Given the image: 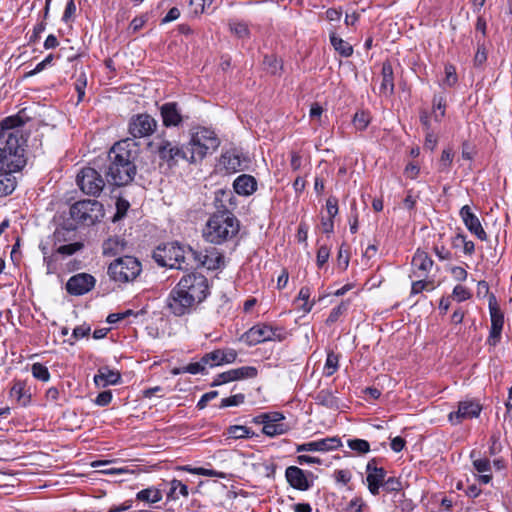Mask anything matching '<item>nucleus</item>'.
<instances>
[{
	"instance_id": "obj_1",
	"label": "nucleus",
	"mask_w": 512,
	"mask_h": 512,
	"mask_svg": "<svg viewBox=\"0 0 512 512\" xmlns=\"http://www.w3.org/2000/svg\"><path fill=\"white\" fill-rule=\"evenodd\" d=\"M136 154V144L130 139L121 140L111 147L108 153L109 164L106 170L108 183L123 186L134 179L136 175Z\"/></svg>"
},
{
	"instance_id": "obj_2",
	"label": "nucleus",
	"mask_w": 512,
	"mask_h": 512,
	"mask_svg": "<svg viewBox=\"0 0 512 512\" xmlns=\"http://www.w3.org/2000/svg\"><path fill=\"white\" fill-rule=\"evenodd\" d=\"M16 119L9 127H2L0 140V171L18 172L26 165L24 140L19 131H14Z\"/></svg>"
},
{
	"instance_id": "obj_3",
	"label": "nucleus",
	"mask_w": 512,
	"mask_h": 512,
	"mask_svg": "<svg viewBox=\"0 0 512 512\" xmlns=\"http://www.w3.org/2000/svg\"><path fill=\"white\" fill-rule=\"evenodd\" d=\"M239 231L237 218L229 211L214 213L206 223L203 235L207 241L220 244L232 237Z\"/></svg>"
},
{
	"instance_id": "obj_4",
	"label": "nucleus",
	"mask_w": 512,
	"mask_h": 512,
	"mask_svg": "<svg viewBox=\"0 0 512 512\" xmlns=\"http://www.w3.org/2000/svg\"><path fill=\"white\" fill-rule=\"evenodd\" d=\"M220 145V140L214 131L198 127L191 132L190 141L185 146L187 161L189 163H198L202 161L209 153H213Z\"/></svg>"
},
{
	"instance_id": "obj_5",
	"label": "nucleus",
	"mask_w": 512,
	"mask_h": 512,
	"mask_svg": "<svg viewBox=\"0 0 512 512\" xmlns=\"http://www.w3.org/2000/svg\"><path fill=\"white\" fill-rule=\"evenodd\" d=\"M153 258L160 266L175 269H188L192 264L188 248L177 243H167L157 247L153 252Z\"/></svg>"
},
{
	"instance_id": "obj_6",
	"label": "nucleus",
	"mask_w": 512,
	"mask_h": 512,
	"mask_svg": "<svg viewBox=\"0 0 512 512\" xmlns=\"http://www.w3.org/2000/svg\"><path fill=\"white\" fill-rule=\"evenodd\" d=\"M141 263L132 256L115 259L108 267V275L119 283H128L135 280L141 272Z\"/></svg>"
},
{
	"instance_id": "obj_7",
	"label": "nucleus",
	"mask_w": 512,
	"mask_h": 512,
	"mask_svg": "<svg viewBox=\"0 0 512 512\" xmlns=\"http://www.w3.org/2000/svg\"><path fill=\"white\" fill-rule=\"evenodd\" d=\"M70 215L84 225H93L103 218V205L97 200L78 201L71 206Z\"/></svg>"
},
{
	"instance_id": "obj_8",
	"label": "nucleus",
	"mask_w": 512,
	"mask_h": 512,
	"mask_svg": "<svg viewBox=\"0 0 512 512\" xmlns=\"http://www.w3.org/2000/svg\"><path fill=\"white\" fill-rule=\"evenodd\" d=\"M197 305L208 295V281L199 273H190L183 276L176 285Z\"/></svg>"
},
{
	"instance_id": "obj_9",
	"label": "nucleus",
	"mask_w": 512,
	"mask_h": 512,
	"mask_svg": "<svg viewBox=\"0 0 512 512\" xmlns=\"http://www.w3.org/2000/svg\"><path fill=\"white\" fill-rule=\"evenodd\" d=\"M150 147L158 154L161 160L169 165H175L180 159L187 161L188 152L185 146L180 148L167 139L156 138L150 143Z\"/></svg>"
},
{
	"instance_id": "obj_10",
	"label": "nucleus",
	"mask_w": 512,
	"mask_h": 512,
	"mask_svg": "<svg viewBox=\"0 0 512 512\" xmlns=\"http://www.w3.org/2000/svg\"><path fill=\"white\" fill-rule=\"evenodd\" d=\"M76 182L83 193L91 196H98L105 186L101 174L92 167L82 168L77 174Z\"/></svg>"
},
{
	"instance_id": "obj_11",
	"label": "nucleus",
	"mask_w": 512,
	"mask_h": 512,
	"mask_svg": "<svg viewBox=\"0 0 512 512\" xmlns=\"http://www.w3.org/2000/svg\"><path fill=\"white\" fill-rule=\"evenodd\" d=\"M198 305L175 286L166 298V308L174 316L181 317L191 313Z\"/></svg>"
},
{
	"instance_id": "obj_12",
	"label": "nucleus",
	"mask_w": 512,
	"mask_h": 512,
	"mask_svg": "<svg viewBox=\"0 0 512 512\" xmlns=\"http://www.w3.org/2000/svg\"><path fill=\"white\" fill-rule=\"evenodd\" d=\"M284 331L269 325H255L245 333V340L249 345H257L266 341L283 340Z\"/></svg>"
},
{
	"instance_id": "obj_13",
	"label": "nucleus",
	"mask_w": 512,
	"mask_h": 512,
	"mask_svg": "<svg viewBox=\"0 0 512 512\" xmlns=\"http://www.w3.org/2000/svg\"><path fill=\"white\" fill-rule=\"evenodd\" d=\"M188 253L190 254L192 263L189 265L190 268L201 266L209 270H215L218 269L223 262L222 256L215 248L205 250L203 253L188 247Z\"/></svg>"
},
{
	"instance_id": "obj_14",
	"label": "nucleus",
	"mask_w": 512,
	"mask_h": 512,
	"mask_svg": "<svg viewBox=\"0 0 512 512\" xmlns=\"http://www.w3.org/2000/svg\"><path fill=\"white\" fill-rule=\"evenodd\" d=\"M482 406L478 401L466 399L458 403V409L448 415V420L452 425H458L464 420L478 417Z\"/></svg>"
},
{
	"instance_id": "obj_15",
	"label": "nucleus",
	"mask_w": 512,
	"mask_h": 512,
	"mask_svg": "<svg viewBox=\"0 0 512 512\" xmlns=\"http://www.w3.org/2000/svg\"><path fill=\"white\" fill-rule=\"evenodd\" d=\"M157 128V121L148 114H138L129 122V133L134 138L151 135Z\"/></svg>"
},
{
	"instance_id": "obj_16",
	"label": "nucleus",
	"mask_w": 512,
	"mask_h": 512,
	"mask_svg": "<svg viewBox=\"0 0 512 512\" xmlns=\"http://www.w3.org/2000/svg\"><path fill=\"white\" fill-rule=\"evenodd\" d=\"M489 310L491 317V329L487 342L490 346H496L501 339V333L504 325V317L496 304L494 296H491L489 298Z\"/></svg>"
},
{
	"instance_id": "obj_17",
	"label": "nucleus",
	"mask_w": 512,
	"mask_h": 512,
	"mask_svg": "<svg viewBox=\"0 0 512 512\" xmlns=\"http://www.w3.org/2000/svg\"><path fill=\"white\" fill-rule=\"evenodd\" d=\"M95 282L96 280L91 274L79 273L69 278L66 290L71 295H83L93 289Z\"/></svg>"
},
{
	"instance_id": "obj_18",
	"label": "nucleus",
	"mask_w": 512,
	"mask_h": 512,
	"mask_svg": "<svg viewBox=\"0 0 512 512\" xmlns=\"http://www.w3.org/2000/svg\"><path fill=\"white\" fill-rule=\"evenodd\" d=\"M367 486L372 495H378L380 487H383L386 477V471L376 466V460L372 459L367 463Z\"/></svg>"
},
{
	"instance_id": "obj_19",
	"label": "nucleus",
	"mask_w": 512,
	"mask_h": 512,
	"mask_svg": "<svg viewBox=\"0 0 512 512\" xmlns=\"http://www.w3.org/2000/svg\"><path fill=\"white\" fill-rule=\"evenodd\" d=\"M257 375V369L252 366H244L236 369H231L229 371L218 374L212 385L219 386L231 381L246 379V378H254Z\"/></svg>"
},
{
	"instance_id": "obj_20",
	"label": "nucleus",
	"mask_w": 512,
	"mask_h": 512,
	"mask_svg": "<svg viewBox=\"0 0 512 512\" xmlns=\"http://www.w3.org/2000/svg\"><path fill=\"white\" fill-rule=\"evenodd\" d=\"M342 446L341 439L338 437H327L303 444H299L296 446L297 452H305V451H319V452H329L338 449Z\"/></svg>"
},
{
	"instance_id": "obj_21",
	"label": "nucleus",
	"mask_w": 512,
	"mask_h": 512,
	"mask_svg": "<svg viewBox=\"0 0 512 512\" xmlns=\"http://www.w3.org/2000/svg\"><path fill=\"white\" fill-rule=\"evenodd\" d=\"M460 216L466 228L472 234L482 241L487 239V234L484 231L479 218L471 211V208L468 205H465L460 209Z\"/></svg>"
},
{
	"instance_id": "obj_22",
	"label": "nucleus",
	"mask_w": 512,
	"mask_h": 512,
	"mask_svg": "<svg viewBox=\"0 0 512 512\" xmlns=\"http://www.w3.org/2000/svg\"><path fill=\"white\" fill-rule=\"evenodd\" d=\"M285 478L291 487L300 491H307L312 486V482L308 480L305 471L297 466L287 467Z\"/></svg>"
},
{
	"instance_id": "obj_23",
	"label": "nucleus",
	"mask_w": 512,
	"mask_h": 512,
	"mask_svg": "<svg viewBox=\"0 0 512 512\" xmlns=\"http://www.w3.org/2000/svg\"><path fill=\"white\" fill-rule=\"evenodd\" d=\"M237 358V352L232 348L216 349L204 355V362L214 367L222 364L233 363Z\"/></svg>"
},
{
	"instance_id": "obj_24",
	"label": "nucleus",
	"mask_w": 512,
	"mask_h": 512,
	"mask_svg": "<svg viewBox=\"0 0 512 512\" xmlns=\"http://www.w3.org/2000/svg\"><path fill=\"white\" fill-rule=\"evenodd\" d=\"M160 114L162 117L163 125L166 127H177L182 121L183 117L177 104L174 102L165 103L160 107Z\"/></svg>"
},
{
	"instance_id": "obj_25",
	"label": "nucleus",
	"mask_w": 512,
	"mask_h": 512,
	"mask_svg": "<svg viewBox=\"0 0 512 512\" xmlns=\"http://www.w3.org/2000/svg\"><path fill=\"white\" fill-rule=\"evenodd\" d=\"M433 265L432 259L424 251L417 250L412 258L413 276L416 278H424L431 270Z\"/></svg>"
},
{
	"instance_id": "obj_26",
	"label": "nucleus",
	"mask_w": 512,
	"mask_h": 512,
	"mask_svg": "<svg viewBox=\"0 0 512 512\" xmlns=\"http://www.w3.org/2000/svg\"><path fill=\"white\" fill-rule=\"evenodd\" d=\"M121 381V374L118 370L110 369L108 366L100 367L94 376V383L99 388L109 385H116Z\"/></svg>"
},
{
	"instance_id": "obj_27",
	"label": "nucleus",
	"mask_w": 512,
	"mask_h": 512,
	"mask_svg": "<svg viewBox=\"0 0 512 512\" xmlns=\"http://www.w3.org/2000/svg\"><path fill=\"white\" fill-rule=\"evenodd\" d=\"M256 187L255 178L247 174L238 176L233 183L235 192L243 196L251 195L256 190Z\"/></svg>"
},
{
	"instance_id": "obj_28",
	"label": "nucleus",
	"mask_w": 512,
	"mask_h": 512,
	"mask_svg": "<svg viewBox=\"0 0 512 512\" xmlns=\"http://www.w3.org/2000/svg\"><path fill=\"white\" fill-rule=\"evenodd\" d=\"M382 81L380 85V93L384 96H390L394 92L393 69L389 62H384L381 71Z\"/></svg>"
},
{
	"instance_id": "obj_29",
	"label": "nucleus",
	"mask_w": 512,
	"mask_h": 512,
	"mask_svg": "<svg viewBox=\"0 0 512 512\" xmlns=\"http://www.w3.org/2000/svg\"><path fill=\"white\" fill-rule=\"evenodd\" d=\"M14 172L0 171V197L11 194L16 188Z\"/></svg>"
},
{
	"instance_id": "obj_30",
	"label": "nucleus",
	"mask_w": 512,
	"mask_h": 512,
	"mask_svg": "<svg viewBox=\"0 0 512 512\" xmlns=\"http://www.w3.org/2000/svg\"><path fill=\"white\" fill-rule=\"evenodd\" d=\"M256 423L263 424V433L269 437L282 435L289 430V426L285 423H272L267 420H258Z\"/></svg>"
},
{
	"instance_id": "obj_31",
	"label": "nucleus",
	"mask_w": 512,
	"mask_h": 512,
	"mask_svg": "<svg viewBox=\"0 0 512 512\" xmlns=\"http://www.w3.org/2000/svg\"><path fill=\"white\" fill-rule=\"evenodd\" d=\"M221 164L227 172L235 173L242 168V161L240 157L234 153L227 152L221 157Z\"/></svg>"
},
{
	"instance_id": "obj_32",
	"label": "nucleus",
	"mask_w": 512,
	"mask_h": 512,
	"mask_svg": "<svg viewBox=\"0 0 512 512\" xmlns=\"http://www.w3.org/2000/svg\"><path fill=\"white\" fill-rule=\"evenodd\" d=\"M330 42L333 48L342 56L349 57L353 53V47L342 38L338 37L335 33H331Z\"/></svg>"
},
{
	"instance_id": "obj_33",
	"label": "nucleus",
	"mask_w": 512,
	"mask_h": 512,
	"mask_svg": "<svg viewBox=\"0 0 512 512\" xmlns=\"http://www.w3.org/2000/svg\"><path fill=\"white\" fill-rule=\"evenodd\" d=\"M136 499L153 504L162 500V493L156 488H147L139 491L136 494Z\"/></svg>"
},
{
	"instance_id": "obj_34",
	"label": "nucleus",
	"mask_w": 512,
	"mask_h": 512,
	"mask_svg": "<svg viewBox=\"0 0 512 512\" xmlns=\"http://www.w3.org/2000/svg\"><path fill=\"white\" fill-rule=\"evenodd\" d=\"M474 468L479 472L482 473L480 475L479 480L483 484H488L490 480L492 479V476L490 474H485L490 470V462L488 459H474L473 460Z\"/></svg>"
},
{
	"instance_id": "obj_35",
	"label": "nucleus",
	"mask_w": 512,
	"mask_h": 512,
	"mask_svg": "<svg viewBox=\"0 0 512 512\" xmlns=\"http://www.w3.org/2000/svg\"><path fill=\"white\" fill-rule=\"evenodd\" d=\"M226 434L228 435L229 438L232 439H245L250 438L254 435V433L251 432V430L248 427L242 425L230 426L227 429Z\"/></svg>"
},
{
	"instance_id": "obj_36",
	"label": "nucleus",
	"mask_w": 512,
	"mask_h": 512,
	"mask_svg": "<svg viewBox=\"0 0 512 512\" xmlns=\"http://www.w3.org/2000/svg\"><path fill=\"white\" fill-rule=\"evenodd\" d=\"M124 248V244L119 238H109L103 243V254L104 255H115L121 252Z\"/></svg>"
},
{
	"instance_id": "obj_37",
	"label": "nucleus",
	"mask_w": 512,
	"mask_h": 512,
	"mask_svg": "<svg viewBox=\"0 0 512 512\" xmlns=\"http://www.w3.org/2000/svg\"><path fill=\"white\" fill-rule=\"evenodd\" d=\"M178 494L182 495L183 497H188V487L183 484L180 480L173 479L170 482V492L168 494L169 498L177 499Z\"/></svg>"
},
{
	"instance_id": "obj_38",
	"label": "nucleus",
	"mask_w": 512,
	"mask_h": 512,
	"mask_svg": "<svg viewBox=\"0 0 512 512\" xmlns=\"http://www.w3.org/2000/svg\"><path fill=\"white\" fill-rule=\"evenodd\" d=\"M264 68L272 75H276L282 69V62L274 55H266L263 60Z\"/></svg>"
},
{
	"instance_id": "obj_39",
	"label": "nucleus",
	"mask_w": 512,
	"mask_h": 512,
	"mask_svg": "<svg viewBox=\"0 0 512 512\" xmlns=\"http://www.w3.org/2000/svg\"><path fill=\"white\" fill-rule=\"evenodd\" d=\"M347 445L351 450L359 454H366L370 451V444L364 439H349Z\"/></svg>"
},
{
	"instance_id": "obj_40",
	"label": "nucleus",
	"mask_w": 512,
	"mask_h": 512,
	"mask_svg": "<svg viewBox=\"0 0 512 512\" xmlns=\"http://www.w3.org/2000/svg\"><path fill=\"white\" fill-rule=\"evenodd\" d=\"M338 361V356L334 352H328L324 365V374L326 376H331L336 372L338 369Z\"/></svg>"
},
{
	"instance_id": "obj_41",
	"label": "nucleus",
	"mask_w": 512,
	"mask_h": 512,
	"mask_svg": "<svg viewBox=\"0 0 512 512\" xmlns=\"http://www.w3.org/2000/svg\"><path fill=\"white\" fill-rule=\"evenodd\" d=\"M434 117L440 120L445 115L446 99L443 95H435L433 99Z\"/></svg>"
},
{
	"instance_id": "obj_42",
	"label": "nucleus",
	"mask_w": 512,
	"mask_h": 512,
	"mask_svg": "<svg viewBox=\"0 0 512 512\" xmlns=\"http://www.w3.org/2000/svg\"><path fill=\"white\" fill-rule=\"evenodd\" d=\"M311 296V290L308 287H302L299 291L297 300H301L304 303L301 305V310L304 313H309L314 305V302H309Z\"/></svg>"
},
{
	"instance_id": "obj_43",
	"label": "nucleus",
	"mask_w": 512,
	"mask_h": 512,
	"mask_svg": "<svg viewBox=\"0 0 512 512\" xmlns=\"http://www.w3.org/2000/svg\"><path fill=\"white\" fill-rule=\"evenodd\" d=\"M32 375L43 382H47L50 379V373L46 366L41 363H34L31 368Z\"/></svg>"
},
{
	"instance_id": "obj_44",
	"label": "nucleus",
	"mask_w": 512,
	"mask_h": 512,
	"mask_svg": "<svg viewBox=\"0 0 512 512\" xmlns=\"http://www.w3.org/2000/svg\"><path fill=\"white\" fill-rule=\"evenodd\" d=\"M454 154L451 149H444L439 161V169L442 172H447L452 164Z\"/></svg>"
},
{
	"instance_id": "obj_45",
	"label": "nucleus",
	"mask_w": 512,
	"mask_h": 512,
	"mask_svg": "<svg viewBox=\"0 0 512 512\" xmlns=\"http://www.w3.org/2000/svg\"><path fill=\"white\" fill-rule=\"evenodd\" d=\"M348 305L349 303L346 301L333 308L327 318V323L332 324L336 322L347 311Z\"/></svg>"
},
{
	"instance_id": "obj_46",
	"label": "nucleus",
	"mask_w": 512,
	"mask_h": 512,
	"mask_svg": "<svg viewBox=\"0 0 512 512\" xmlns=\"http://www.w3.org/2000/svg\"><path fill=\"white\" fill-rule=\"evenodd\" d=\"M369 123H370V117H369L368 113H366L364 111H360L354 115L353 124L356 129L364 130L367 128Z\"/></svg>"
},
{
	"instance_id": "obj_47",
	"label": "nucleus",
	"mask_w": 512,
	"mask_h": 512,
	"mask_svg": "<svg viewBox=\"0 0 512 512\" xmlns=\"http://www.w3.org/2000/svg\"><path fill=\"white\" fill-rule=\"evenodd\" d=\"M208 366V363L204 362V356L200 359V361L189 363L184 365V370L189 374H199L203 373Z\"/></svg>"
},
{
	"instance_id": "obj_48",
	"label": "nucleus",
	"mask_w": 512,
	"mask_h": 512,
	"mask_svg": "<svg viewBox=\"0 0 512 512\" xmlns=\"http://www.w3.org/2000/svg\"><path fill=\"white\" fill-rule=\"evenodd\" d=\"M434 287L430 281H425L423 278H419V280L414 281L411 287V295H416L423 290H433Z\"/></svg>"
},
{
	"instance_id": "obj_49",
	"label": "nucleus",
	"mask_w": 512,
	"mask_h": 512,
	"mask_svg": "<svg viewBox=\"0 0 512 512\" xmlns=\"http://www.w3.org/2000/svg\"><path fill=\"white\" fill-rule=\"evenodd\" d=\"M10 394L22 405H26V403L28 402V397L25 396L24 393V387L20 383L15 384L11 388Z\"/></svg>"
},
{
	"instance_id": "obj_50",
	"label": "nucleus",
	"mask_w": 512,
	"mask_h": 512,
	"mask_svg": "<svg viewBox=\"0 0 512 512\" xmlns=\"http://www.w3.org/2000/svg\"><path fill=\"white\" fill-rule=\"evenodd\" d=\"M477 45H478L477 51L474 56V65L482 66L487 60V51H486L484 44L480 43L479 40H478Z\"/></svg>"
},
{
	"instance_id": "obj_51",
	"label": "nucleus",
	"mask_w": 512,
	"mask_h": 512,
	"mask_svg": "<svg viewBox=\"0 0 512 512\" xmlns=\"http://www.w3.org/2000/svg\"><path fill=\"white\" fill-rule=\"evenodd\" d=\"M83 247L82 243L75 242L71 244L62 245L57 249V253L62 255H73Z\"/></svg>"
},
{
	"instance_id": "obj_52",
	"label": "nucleus",
	"mask_w": 512,
	"mask_h": 512,
	"mask_svg": "<svg viewBox=\"0 0 512 512\" xmlns=\"http://www.w3.org/2000/svg\"><path fill=\"white\" fill-rule=\"evenodd\" d=\"M383 487L387 492H398L402 489V484L398 478L389 477L385 479Z\"/></svg>"
},
{
	"instance_id": "obj_53",
	"label": "nucleus",
	"mask_w": 512,
	"mask_h": 512,
	"mask_svg": "<svg viewBox=\"0 0 512 512\" xmlns=\"http://www.w3.org/2000/svg\"><path fill=\"white\" fill-rule=\"evenodd\" d=\"M284 419H285V416L283 414L278 413V412H273V413L261 414L255 418V421L267 420L272 423H283Z\"/></svg>"
},
{
	"instance_id": "obj_54",
	"label": "nucleus",
	"mask_w": 512,
	"mask_h": 512,
	"mask_svg": "<svg viewBox=\"0 0 512 512\" xmlns=\"http://www.w3.org/2000/svg\"><path fill=\"white\" fill-rule=\"evenodd\" d=\"M230 30L235 35H237L239 38L247 37L248 34H249V30H248L247 25L244 24V23H240V22L231 23L230 24Z\"/></svg>"
},
{
	"instance_id": "obj_55",
	"label": "nucleus",
	"mask_w": 512,
	"mask_h": 512,
	"mask_svg": "<svg viewBox=\"0 0 512 512\" xmlns=\"http://www.w3.org/2000/svg\"><path fill=\"white\" fill-rule=\"evenodd\" d=\"M244 402V395L236 394L230 397L224 398L221 401V407L238 406Z\"/></svg>"
},
{
	"instance_id": "obj_56",
	"label": "nucleus",
	"mask_w": 512,
	"mask_h": 512,
	"mask_svg": "<svg viewBox=\"0 0 512 512\" xmlns=\"http://www.w3.org/2000/svg\"><path fill=\"white\" fill-rule=\"evenodd\" d=\"M445 84L448 86H453L457 82V74L454 66L447 65L445 67Z\"/></svg>"
},
{
	"instance_id": "obj_57",
	"label": "nucleus",
	"mask_w": 512,
	"mask_h": 512,
	"mask_svg": "<svg viewBox=\"0 0 512 512\" xmlns=\"http://www.w3.org/2000/svg\"><path fill=\"white\" fill-rule=\"evenodd\" d=\"M453 296L457 301L462 302L470 297V292L466 287L457 285L453 289Z\"/></svg>"
},
{
	"instance_id": "obj_58",
	"label": "nucleus",
	"mask_w": 512,
	"mask_h": 512,
	"mask_svg": "<svg viewBox=\"0 0 512 512\" xmlns=\"http://www.w3.org/2000/svg\"><path fill=\"white\" fill-rule=\"evenodd\" d=\"M41 249H42V253H43L44 262H45L46 268H47V274H53L56 271V266H55L56 259L54 258L53 255H51V256L47 255V250L45 247H42Z\"/></svg>"
},
{
	"instance_id": "obj_59",
	"label": "nucleus",
	"mask_w": 512,
	"mask_h": 512,
	"mask_svg": "<svg viewBox=\"0 0 512 512\" xmlns=\"http://www.w3.org/2000/svg\"><path fill=\"white\" fill-rule=\"evenodd\" d=\"M330 249L327 246H320L317 251V264L323 266L329 259Z\"/></svg>"
},
{
	"instance_id": "obj_60",
	"label": "nucleus",
	"mask_w": 512,
	"mask_h": 512,
	"mask_svg": "<svg viewBox=\"0 0 512 512\" xmlns=\"http://www.w3.org/2000/svg\"><path fill=\"white\" fill-rule=\"evenodd\" d=\"M75 11H76V6L74 3V0H69L66 4L65 10H64V13L62 16V20L66 23L69 22L74 17Z\"/></svg>"
},
{
	"instance_id": "obj_61",
	"label": "nucleus",
	"mask_w": 512,
	"mask_h": 512,
	"mask_svg": "<svg viewBox=\"0 0 512 512\" xmlns=\"http://www.w3.org/2000/svg\"><path fill=\"white\" fill-rule=\"evenodd\" d=\"M112 401L111 391H103L98 394L95 399V404L98 406H107Z\"/></svg>"
},
{
	"instance_id": "obj_62",
	"label": "nucleus",
	"mask_w": 512,
	"mask_h": 512,
	"mask_svg": "<svg viewBox=\"0 0 512 512\" xmlns=\"http://www.w3.org/2000/svg\"><path fill=\"white\" fill-rule=\"evenodd\" d=\"M334 478L337 483L346 485L351 480V473L348 470H336L334 472Z\"/></svg>"
},
{
	"instance_id": "obj_63",
	"label": "nucleus",
	"mask_w": 512,
	"mask_h": 512,
	"mask_svg": "<svg viewBox=\"0 0 512 512\" xmlns=\"http://www.w3.org/2000/svg\"><path fill=\"white\" fill-rule=\"evenodd\" d=\"M86 78L85 75H80L75 84V89L78 93V100L82 101L85 95Z\"/></svg>"
},
{
	"instance_id": "obj_64",
	"label": "nucleus",
	"mask_w": 512,
	"mask_h": 512,
	"mask_svg": "<svg viewBox=\"0 0 512 512\" xmlns=\"http://www.w3.org/2000/svg\"><path fill=\"white\" fill-rule=\"evenodd\" d=\"M363 500L361 498H354L349 502L348 510L350 512H363Z\"/></svg>"
}]
</instances>
